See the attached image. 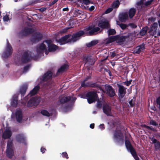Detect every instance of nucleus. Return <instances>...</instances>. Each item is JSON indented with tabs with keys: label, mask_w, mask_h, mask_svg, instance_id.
I'll use <instances>...</instances> for the list:
<instances>
[{
	"label": "nucleus",
	"mask_w": 160,
	"mask_h": 160,
	"mask_svg": "<svg viewBox=\"0 0 160 160\" xmlns=\"http://www.w3.org/2000/svg\"><path fill=\"white\" fill-rule=\"evenodd\" d=\"M100 29L98 27H95L94 25L86 27L85 29V31L81 30L73 34L72 36L70 35L69 39L70 43L74 42L79 40L82 36L85 34L87 35H91L95 32L99 31Z\"/></svg>",
	"instance_id": "obj_1"
},
{
	"label": "nucleus",
	"mask_w": 160,
	"mask_h": 160,
	"mask_svg": "<svg viewBox=\"0 0 160 160\" xmlns=\"http://www.w3.org/2000/svg\"><path fill=\"white\" fill-rule=\"evenodd\" d=\"M54 51H34L32 53L26 52L23 55L22 60L24 62H26L32 59L37 60L43 56L44 52L46 55L51 53Z\"/></svg>",
	"instance_id": "obj_2"
},
{
	"label": "nucleus",
	"mask_w": 160,
	"mask_h": 160,
	"mask_svg": "<svg viewBox=\"0 0 160 160\" xmlns=\"http://www.w3.org/2000/svg\"><path fill=\"white\" fill-rule=\"evenodd\" d=\"M44 43H46L48 45V50H56L58 49V47L56 45L52 43L51 40H47L38 45V50H46V46Z\"/></svg>",
	"instance_id": "obj_3"
},
{
	"label": "nucleus",
	"mask_w": 160,
	"mask_h": 160,
	"mask_svg": "<svg viewBox=\"0 0 160 160\" xmlns=\"http://www.w3.org/2000/svg\"><path fill=\"white\" fill-rule=\"evenodd\" d=\"M125 40V38L123 36H112L106 40V44H109L116 41L117 42L121 43Z\"/></svg>",
	"instance_id": "obj_4"
},
{
	"label": "nucleus",
	"mask_w": 160,
	"mask_h": 160,
	"mask_svg": "<svg viewBox=\"0 0 160 160\" xmlns=\"http://www.w3.org/2000/svg\"><path fill=\"white\" fill-rule=\"evenodd\" d=\"M125 143L127 150L130 152L135 160H139L138 157L136 155V152L129 141L128 140H126Z\"/></svg>",
	"instance_id": "obj_5"
},
{
	"label": "nucleus",
	"mask_w": 160,
	"mask_h": 160,
	"mask_svg": "<svg viewBox=\"0 0 160 160\" xmlns=\"http://www.w3.org/2000/svg\"><path fill=\"white\" fill-rule=\"evenodd\" d=\"M6 153L7 156L9 158L12 157L13 155L12 142L11 140H9L7 143Z\"/></svg>",
	"instance_id": "obj_6"
},
{
	"label": "nucleus",
	"mask_w": 160,
	"mask_h": 160,
	"mask_svg": "<svg viewBox=\"0 0 160 160\" xmlns=\"http://www.w3.org/2000/svg\"><path fill=\"white\" fill-rule=\"evenodd\" d=\"M86 97L88 103L90 104L97 99V94L94 92H91L87 93Z\"/></svg>",
	"instance_id": "obj_7"
},
{
	"label": "nucleus",
	"mask_w": 160,
	"mask_h": 160,
	"mask_svg": "<svg viewBox=\"0 0 160 160\" xmlns=\"http://www.w3.org/2000/svg\"><path fill=\"white\" fill-rule=\"evenodd\" d=\"M40 102L39 97H35L31 98L28 102V106L31 107L38 105Z\"/></svg>",
	"instance_id": "obj_8"
},
{
	"label": "nucleus",
	"mask_w": 160,
	"mask_h": 160,
	"mask_svg": "<svg viewBox=\"0 0 160 160\" xmlns=\"http://www.w3.org/2000/svg\"><path fill=\"white\" fill-rule=\"evenodd\" d=\"M40 102L39 97H35L31 98L28 102V106L31 107L38 105Z\"/></svg>",
	"instance_id": "obj_9"
},
{
	"label": "nucleus",
	"mask_w": 160,
	"mask_h": 160,
	"mask_svg": "<svg viewBox=\"0 0 160 160\" xmlns=\"http://www.w3.org/2000/svg\"><path fill=\"white\" fill-rule=\"evenodd\" d=\"M105 92L109 96L112 97L115 95V92L112 88L110 86L106 85L105 86Z\"/></svg>",
	"instance_id": "obj_10"
},
{
	"label": "nucleus",
	"mask_w": 160,
	"mask_h": 160,
	"mask_svg": "<svg viewBox=\"0 0 160 160\" xmlns=\"http://www.w3.org/2000/svg\"><path fill=\"white\" fill-rule=\"evenodd\" d=\"M22 114L21 111L20 110H17L15 114H13L12 118H15L17 121L20 122L22 119Z\"/></svg>",
	"instance_id": "obj_11"
},
{
	"label": "nucleus",
	"mask_w": 160,
	"mask_h": 160,
	"mask_svg": "<svg viewBox=\"0 0 160 160\" xmlns=\"http://www.w3.org/2000/svg\"><path fill=\"white\" fill-rule=\"evenodd\" d=\"M103 112L107 115H111V107L106 103H104L103 104Z\"/></svg>",
	"instance_id": "obj_12"
},
{
	"label": "nucleus",
	"mask_w": 160,
	"mask_h": 160,
	"mask_svg": "<svg viewBox=\"0 0 160 160\" xmlns=\"http://www.w3.org/2000/svg\"><path fill=\"white\" fill-rule=\"evenodd\" d=\"M69 37L70 35H68L64 36L58 40V43L60 45H62L68 42H70Z\"/></svg>",
	"instance_id": "obj_13"
},
{
	"label": "nucleus",
	"mask_w": 160,
	"mask_h": 160,
	"mask_svg": "<svg viewBox=\"0 0 160 160\" xmlns=\"http://www.w3.org/2000/svg\"><path fill=\"white\" fill-rule=\"evenodd\" d=\"M12 135V132L9 128H7L3 133L2 137L6 139L10 138Z\"/></svg>",
	"instance_id": "obj_14"
},
{
	"label": "nucleus",
	"mask_w": 160,
	"mask_h": 160,
	"mask_svg": "<svg viewBox=\"0 0 160 160\" xmlns=\"http://www.w3.org/2000/svg\"><path fill=\"white\" fill-rule=\"evenodd\" d=\"M98 26L102 28H107L109 26V23L107 20L103 19L99 22Z\"/></svg>",
	"instance_id": "obj_15"
},
{
	"label": "nucleus",
	"mask_w": 160,
	"mask_h": 160,
	"mask_svg": "<svg viewBox=\"0 0 160 160\" xmlns=\"http://www.w3.org/2000/svg\"><path fill=\"white\" fill-rule=\"evenodd\" d=\"M158 27V24L157 22L154 23L151 26L150 28V32L151 34L154 35L156 33V31Z\"/></svg>",
	"instance_id": "obj_16"
},
{
	"label": "nucleus",
	"mask_w": 160,
	"mask_h": 160,
	"mask_svg": "<svg viewBox=\"0 0 160 160\" xmlns=\"http://www.w3.org/2000/svg\"><path fill=\"white\" fill-rule=\"evenodd\" d=\"M119 97L122 98L126 93V88L122 86L119 85Z\"/></svg>",
	"instance_id": "obj_17"
},
{
	"label": "nucleus",
	"mask_w": 160,
	"mask_h": 160,
	"mask_svg": "<svg viewBox=\"0 0 160 160\" xmlns=\"http://www.w3.org/2000/svg\"><path fill=\"white\" fill-rule=\"evenodd\" d=\"M123 137V135L121 133L120 131H118L115 132L114 134V139L117 141L118 140H122Z\"/></svg>",
	"instance_id": "obj_18"
},
{
	"label": "nucleus",
	"mask_w": 160,
	"mask_h": 160,
	"mask_svg": "<svg viewBox=\"0 0 160 160\" xmlns=\"http://www.w3.org/2000/svg\"><path fill=\"white\" fill-rule=\"evenodd\" d=\"M76 98H75L72 97L70 98L69 97L63 96L60 98L59 102L61 103L65 102L69 100H75Z\"/></svg>",
	"instance_id": "obj_19"
},
{
	"label": "nucleus",
	"mask_w": 160,
	"mask_h": 160,
	"mask_svg": "<svg viewBox=\"0 0 160 160\" xmlns=\"http://www.w3.org/2000/svg\"><path fill=\"white\" fill-rule=\"evenodd\" d=\"M42 34L39 32H37L35 33L33 38H32V41L35 42L36 41H39L42 38Z\"/></svg>",
	"instance_id": "obj_20"
},
{
	"label": "nucleus",
	"mask_w": 160,
	"mask_h": 160,
	"mask_svg": "<svg viewBox=\"0 0 160 160\" xmlns=\"http://www.w3.org/2000/svg\"><path fill=\"white\" fill-rule=\"evenodd\" d=\"M18 104L17 95H14L11 101V105L13 107H16Z\"/></svg>",
	"instance_id": "obj_21"
},
{
	"label": "nucleus",
	"mask_w": 160,
	"mask_h": 160,
	"mask_svg": "<svg viewBox=\"0 0 160 160\" xmlns=\"http://www.w3.org/2000/svg\"><path fill=\"white\" fill-rule=\"evenodd\" d=\"M68 66L67 64H64L61 66V67L58 69L57 74H59L65 71L68 68Z\"/></svg>",
	"instance_id": "obj_22"
},
{
	"label": "nucleus",
	"mask_w": 160,
	"mask_h": 160,
	"mask_svg": "<svg viewBox=\"0 0 160 160\" xmlns=\"http://www.w3.org/2000/svg\"><path fill=\"white\" fill-rule=\"evenodd\" d=\"M152 0H141L139 2H137L138 5L144 4L148 6L151 4Z\"/></svg>",
	"instance_id": "obj_23"
},
{
	"label": "nucleus",
	"mask_w": 160,
	"mask_h": 160,
	"mask_svg": "<svg viewBox=\"0 0 160 160\" xmlns=\"http://www.w3.org/2000/svg\"><path fill=\"white\" fill-rule=\"evenodd\" d=\"M33 31V29L30 28H26L22 31L21 33L23 35H26L32 33Z\"/></svg>",
	"instance_id": "obj_24"
},
{
	"label": "nucleus",
	"mask_w": 160,
	"mask_h": 160,
	"mask_svg": "<svg viewBox=\"0 0 160 160\" xmlns=\"http://www.w3.org/2000/svg\"><path fill=\"white\" fill-rule=\"evenodd\" d=\"M39 86L38 85L36 86L30 92L28 96H32L36 94L38 91L39 90Z\"/></svg>",
	"instance_id": "obj_25"
},
{
	"label": "nucleus",
	"mask_w": 160,
	"mask_h": 160,
	"mask_svg": "<svg viewBox=\"0 0 160 160\" xmlns=\"http://www.w3.org/2000/svg\"><path fill=\"white\" fill-rule=\"evenodd\" d=\"M52 75V73L51 72H47L43 76V80L45 81L50 78H51Z\"/></svg>",
	"instance_id": "obj_26"
},
{
	"label": "nucleus",
	"mask_w": 160,
	"mask_h": 160,
	"mask_svg": "<svg viewBox=\"0 0 160 160\" xmlns=\"http://www.w3.org/2000/svg\"><path fill=\"white\" fill-rule=\"evenodd\" d=\"M128 15L127 13H123L120 14L119 16V20L123 22L128 19Z\"/></svg>",
	"instance_id": "obj_27"
},
{
	"label": "nucleus",
	"mask_w": 160,
	"mask_h": 160,
	"mask_svg": "<svg viewBox=\"0 0 160 160\" xmlns=\"http://www.w3.org/2000/svg\"><path fill=\"white\" fill-rule=\"evenodd\" d=\"M28 88V85L27 84L23 85L20 88V92L22 95H23L25 93Z\"/></svg>",
	"instance_id": "obj_28"
},
{
	"label": "nucleus",
	"mask_w": 160,
	"mask_h": 160,
	"mask_svg": "<svg viewBox=\"0 0 160 160\" xmlns=\"http://www.w3.org/2000/svg\"><path fill=\"white\" fill-rule=\"evenodd\" d=\"M152 142L154 144L156 149H160V143L155 139H153Z\"/></svg>",
	"instance_id": "obj_29"
},
{
	"label": "nucleus",
	"mask_w": 160,
	"mask_h": 160,
	"mask_svg": "<svg viewBox=\"0 0 160 160\" xmlns=\"http://www.w3.org/2000/svg\"><path fill=\"white\" fill-rule=\"evenodd\" d=\"M98 42V41L97 40H94L91 41L90 42L87 43L86 45L88 47H90L96 44Z\"/></svg>",
	"instance_id": "obj_30"
},
{
	"label": "nucleus",
	"mask_w": 160,
	"mask_h": 160,
	"mask_svg": "<svg viewBox=\"0 0 160 160\" xmlns=\"http://www.w3.org/2000/svg\"><path fill=\"white\" fill-rule=\"evenodd\" d=\"M17 140L18 142H24L25 141V138L22 135H18L17 137Z\"/></svg>",
	"instance_id": "obj_31"
},
{
	"label": "nucleus",
	"mask_w": 160,
	"mask_h": 160,
	"mask_svg": "<svg viewBox=\"0 0 160 160\" xmlns=\"http://www.w3.org/2000/svg\"><path fill=\"white\" fill-rule=\"evenodd\" d=\"M135 12V9L133 8H131L130 9L129 14L130 18H132L134 15Z\"/></svg>",
	"instance_id": "obj_32"
},
{
	"label": "nucleus",
	"mask_w": 160,
	"mask_h": 160,
	"mask_svg": "<svg viewBox=\"0 0 160 160\" xmlns=\"http://www.w3.org/2000/svg\"><path fill=\"white\" fill-rule=\"evenodd\" d=\"M78 2L81 4H84L86 5H88L90 3L89 0H78Z\"/></svg>",
	"instance_id": "obj_33"
},
{
	"label": "nucleus",
	"mask_w": 160,
	"mask_h": 160,
	"mask_svg": "<svg viewBox=\"0 0 160 160\" xmlns=\"http://www.w3.org/2000/svg\"><path fill=\"white\" fill-rule=\"evenodd\" d=\"M120 4L119 1L118 0H116L113 2L112 7L113 8H116L118 7Z\"/></svg>",
	"instance_id": "obj_34"
},
{
	"label": "nucleus",
	"mask_w": 160,
	"mask_h": 160,
	"mask_svg": "<svg viewBox=\"0 0 160 160\" xmlns=\"http://www.w3.org/2000/svg\"><path fill=\"white\" fill-rule=\"evenodd\" d=\"M41 114L43 115L49 117L51 115V113H49L46 110H42L41 111Z\"/></svg>",
	"instance_id": "obj_35"
},
{
	"label": "nucleus",
	"mask_w": 160,
	"mask_h": 160,
	"mask_svg": "<svg viewBox=\"0 0 160 160\" xmlns=\"http://www.w3.org/2000/svg\"><path fill=\"white\" fill-rule=\"evenodd\" d=\"M12 53L11 51H5L2 56L3 57L6 58L10 55Z\"/></svg>",
	"instance_id": "obj_36"
},
{
	"label": "nucleus",
	"mask_w": 160,
	"mask_h": 160,
	"mask_svg": "<svg viewBox=\"0 0 160 160\" xmlns=\"http://www.w3.org/2000/svg\"><path fill=\"white\" fill-rule=\"evenodd\" d=\"M148 27H145L143 28L140 31V33L141 35H144L147 32L148 30Z\"/></svg>",
	"instance_id": "obj_37"
},
{
	"label": "nucleus",
	"mask_w": 160,
	"mask_h": 160,
	"mask_svg": "<svg viewBox=\"0 0 160 160\" xmlns=\"http://www.w3.org/2000/svg\"><path fill=\"white\" fill-rule=\"evenodd\" d=\"M145 49L144 45L142 44L140 45H139L136 48V50H143Z\"/></svg>",
	"instance_id": "obj_38"
},
{
	"label": "nucleus",
	"mask_w": 160,
	"mask_h": 160,
	"mask_svg": "<svg viewBox=\"0 0 160 160\" xmlns=\"http://www.w3.org/2000/svg\"><path fill=\"white\" fill-rule=\"evenodd\" d=\"M108 34L109 35H112L116 33V31L114 29H111L108 31Z\"/></svg>",
	"instance_id": "obj_39"
},
{
	"label": "nucleus",
	"mask_w": 160,
	"mask_h": 160,
	"mask_svg": "<svg viewBox=\"0 0 160 160\" xmlns=\"http://www.w3.org/2000/svg\"><path fill=\"white\" fill-rule=\"evenodd\" d=\"M3 21L5 22H7L10 20V18L8 17V16L7 15H6L4 16L3 17Z\"/></svg>",
	"instance_id": "obj_40"
},
{
	"label": "nucleus",
	"mask_w": 160,
	"mask_h": 160,
	"mask_svg": "<svg viewBox=\"0 0 160 160\" xmlns=\"http://www.w3.org/2000/svg\"><path fill=\"white\" fill-rule=\"evenodd\" d=\"M113 8H108L105 11L104 13L107 14L109 13L112 11Z\"/></svg>",
	"instance_id": "obj_41"
},
{
	"label": "nucleus",
	"mask_w": 160,
	"mask_h": 160,
	"mask_svg": "<svg viewBox=\"0 0 160 160\" xmlns=\"http://www.w3.org/2000/svg\"><path fill=\"white\" fill-rule=\"evenodd\" d=\"M120 27L122 29H124L126 28L127 26L124 24H120Z\"/></svg>",
	"instance_id": "obj_42"
},
{
	"label": "nucleus",
	"mask_w": 160,
	"mask_h": 160,
	"mask_svg": "<svg viewBox=\"0 0 160 160\" xmlns=\"http://www.w3.org/2000/svg\"><path fill=\"white\" fill-rule=\"evenodd\" d=\"M150 124L153 126H157L158 125V124L155 122V121L151 120L150 122Z\"/></svg>",
	"instance_id": "obj_43"
},
{
	"label": "nucleus",
	"mask_w": 160,
	"mask_h": 160,
	"mask_svg": "<svg viewBox=\"0 0 160 160\" xmlns=\"http://www.w3.org/2000/svg\"><path fill=\"white\" fill-rule=\"evenodd\" d=\"M12 49L11 45L8 43L6 46V50H11Z\"/></svg>",
	"instance_id": "obj_44"
},
{
	"label": "nucleus",
	"mask_w": 160,
	"mask_h": 160,
	"mask_svg": "<svg viewBox=\"0 0 160 160\" xmlns=\"http://www.w3.org/2000/svg\"><path fill=\"white\" fill-rule=\"evenodd\" d=\"M62 156L63 157H65L66 158L68 159V155H67V153L66 152H63L62 153Z\"/></svg>",
	"instance_id": "obj_45"
},
{
	"label": "nucleus",
	"mask_w": 160,
	"mask_h": 160,
	"mask_svg": "<svg viewBox=\"0 0 160 160\" xmlns=\"http://www.w3.org/2000/svg\"><path fill=\"white\" fill-rule=\"evenodd\" d=\"M131 80L128 81L127 82H124V83L126 84L127 86H129L131 83Z\"/></svg>",
	"instance_id": "obj_46"
},
{
	"label": "nucleus",
	"mask_w": 160,
	"mask_h": 160,
	"mask_svg": "<svg viewBox=\"0 0 160 160\" xmlns=\"http://www.w3.org/2000/svg\"><path fill=\"white\" fill-rule=\"evenodd\" d=\"M29 68V66H27L25 67L24 68V72H26Z\"/></svg>",
	"instance_id": "obj_47"
},
{
	"label": "nucleus",
	"mask_w": 160,
	"mask_h": 160,
	"mask_svg": "<svg viewBox=\"0 0 160 160\" xmlns=\"http://www.w3.org/2000/svg\"><path fill=\"white\" fill-rule=\"evenodd\" d=\"M110 54L112 57H113L115 56V53L114 51L110 52Z\"/></svg>",
	"instance_id": "obj_48"
},
{
	"label": "nucleus",
	"mask_w": 160,
	"mask_h": 160,
	"mask_svg": "<svg viewBox=\"0 0 160 160\" xmlns=\"http://www.w3.org/2000/svg\"><path fill=\"white\" fill-rule=\"evenodd\" d=\"M86 79L83 82H82V83H81V87H84L85 86H87L88 85V84H86L85 83V81H86Z\"/></svg>",
	"instance_id": "obj_49"
},
{
	"label": "nucleus",
	"mask_w": 160,
	"mask_h": 160,
	"mask_svg": "<svg viewBox=\"0 0 160 160\" xmlns=\"http://www.w3.org/2000/svg\"><path fill=\"white\" fill-rule=\"evenodd\" d=\"M95 8V7L94 6H92L90 8H89V10L90 11H92L94 10Z\"/></svg>",
	"instance_id": "obj_50"
},
{
	"label": "nucleus",
	"mask_w": 160,
	"mask_h": 160,
	"mask_svg": "<svg viewBox=\"0 0 160 160\" xmlns=\"http://www.w3.org/2000/svg\"><path fill=\"white\" fill-rule=\"evenodd\" d=\"M99 128L100 129L102 130L104 129V124H101L99 126Z\"/></svg>",
	"instance_id": "obj_51"
},
{
	"label": "nucleus",
	"mask_w": 160,
	"mask_h": 160,
	"mask_svg": "<svg viewBox=\"0 0 160 160\" xmlns=\"http://www.w3.org/2000/svg\"><path fill=\"white\" fill-rule=\"evenodd\" d=\"M132 100H131L129 102V104L130 106H132L134 105V103Z\"/></svg>",
	"instance_id": "obj_52"
},
{
	"label": "nucleus",
	"mask_w": 160,
	"mask_h": 160,
	"mask_svg": "<svg viewBox=\"0 0 160 160\" xmlns=\"http://www.w3.org/2000/svg\"><path fill=\"white\" fill-rule=\"evenodd\" d=\"M86 60H87V61H86V62L87 63V62H88V63L89 64H92V63H89V62L91 60H92V59H91V58H87L86 59Z\"/></svg>",
	"instance_id": "obj_53"
},
{
	"label": "nucleus",
	"mask_w": 160,
	"mask_h": 160,
	"mask_svg": "<svg viewBox=\"0 0 160 160\" xmlns=\"http://www.w3.org/2000/svg\"><path fill=\"white\" fill-rule=\"evenodd\" d=\"M46 151V149L45 148H42L41 149V151L42 153Z\"/></svg>",
	"instance_id": "obj_54"
},
{
	"label": "nucleus",
	"mask_w": 160,
	"mask_h": 160,
	"mask_svg": "<svg viewBox=\"0 0 160 160\" xmlns=\"http://www.w3.org/2000/svg\"><path fill=\"white\" fill-rule=\"evenodd\" d=\"M94 123L91 124L90 125V127L91 128H94Z\"/></svg>",
	"instance_id": "obj_55"
},
{
	"label": "nucleus",
	"mask_w": 160,
	"mask_h": 160,
	"mask_svg": "<svg viewBox=\"0 0 160 160\" xmlns=\"http://www.w3.org/2000/svg\"><path fill=\"white\" fill-rule=\"evenodd\" d=\"M140 52V51H134L133 53H139Z\"/></svg>",
	"instance_id": "obj_56"
},
{
	"label": "nucleus",
	"mask_w": 160,
	"mask_h": 160,
	"mask_svg": "<svg viewBox=\"0 0 160 160\" xmlns=\"http://www.w3.org/2000/svg\"><path fill=\"white\" fill-rule=\"evenodd\" d=\"M131 26L133 28H135L136 27V26L134 24H130Z\"/></svg>",
	"instance_id": "obj_57"
},
{
	"label": "nucleus",
	"mask_w": 160,
	"mask_h": 160,
	"mask_svg": "<svg viewBox=\"0 0 160 160\" xmlns=\"http://www.w3.org/2000/svg\"><path fill=\"white\" fill-rule=\"evenodd\" d=\"M58 0H54L52 2V4H53L57 2Z\"/></svg>",
	"instance_id": "obj_58"
},
{
	"label": "nucleus",
	"mask_w": 160,
	"mask_h": 160,
	"mask_svg": "<svg viewBox=\"0 0 160 160\" xmlns=\"http://www.w3.org/2000/svg\"><path fill=\"white\" fill-rule=\"evenodd\" d=\"M68 10V8H64L63 9V11H67Z\"/></svg>",
	"instance_id": "obj_59"
},
{
	"label": "nucleus",
	"mask_w": 160,
	"mask_h": 160,
	"mask_svg": "<svg viewBox=\"0 0 160 160\" xmlns=\"http://www.w3.org/2000/svg\"><path fill=\"white\" fill-rule=\"evenodd\" d=\"M40 10L41 11H43L45 10V8H41Z\"/></svg>",
	"instance_id": "obj_60"
},
{
	"label": "nucleus",
	"mask_w": 160,
	"mask_h": 160,
	"mask_svg": "<svg viewBox=\"0 0 160 160\" xmlns=\"http://www.w3.org/2000/svg\"><path fill=\"white\" fill-rule=\"evenodd\" d=\"M116 22H117V24L118 25H119L120 26V22L119 21H116Z\"/></svg>",
	"instance_id": "obj_61"
},
{
	"label": "nucleus",
	"mask_w": 160,
	"mask_h": 160,
	"mask_svg": "<svg viewBox=\"0 0 160 160\" xmlns=\"http://www.w3.org/2000/svg\"><path fill=\"white\" fill-rule=\"evenodd\" d=\"M97 105L98 107H100L101 106V105H99V102H98Z\"/></svg>",
	"instance_id": "obj_62"
},
{
	"label": "nucleus",
	"mask_w": 160,
	"mask_h": 160,
	"mask_svg": "<svg viewBox=\"0 0 160 160\" xmlns=\"http://www.w3.org/2000/svg\"><path fill=\"white\" fill-rule=\"evenodd\" d=\"M152 21L153 22H154L155 21V18H152Z\"/></svg>",
	"instance_id": "obj_63"
},
{
	"label": "nucleus",
	"mask_w": 160,
	"mask_h": 160,
	"mask_svg": "<svg viewBox=\"0 0 160 160\" xmlns=\"http://www.w3.org/2000/svg\"><path fill=\"white\" fill-rule=\"evenodd\" d=\"M158 24H159V26L160 27V20L158 21Z\"/></svg>",
	"instance_id": "obj_64"
}]
</instances>
